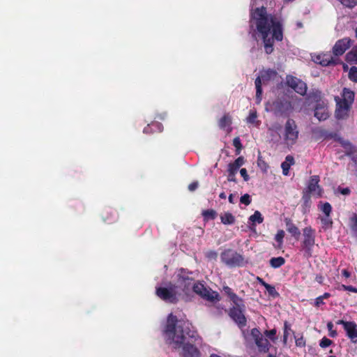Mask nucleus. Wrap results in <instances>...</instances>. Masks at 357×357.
<instances>
[{"mask_svg":"<svg viewBox=\"0 0 357 357\" xmlns=\"http://www.w3.org/2000/svg\"><path fill=\"white\" fill-rule=\"evenodd\" d=\"M192 274L184 268L178 269L174 274L172 282L156 288L157 296L166 302L175 303L179 299H187L192 290L206 300L218 301L217 292L208 289L200 282L193 284Z\"/></svg>","mask_w":357,"mask_h":357,"instance_id":"1","label":"nucleus"},{"mask_svg":"<svg viewBox=\"0 0 357 357\" xmlns=\"http://www.w3.org/2000/svg\"><path fill=\"white\" fill-rule=\"evenodd\" d=\"M163 336L167 344L184 357H199L197 347L202 343V340L189 321L178 320L170 314L163 331Z\"/></svg>","mask_w":357,"mask_h":357,"instance_id":"2","label":"nucleus"},{"mask_svg":"<svg viewBox=\"0 0 357 357\" xmlns=\"http://www.w3.org/2000/svg\"><path fill=\"white\" fill-rule=\"evenodd\" d=\"M257 1L251 0L250 28L262 39L265 52L271 54L275 40L281 41L283 38L282 26L278 20L266 14L264 6L254 8Z\"/></svg>","mask_w":357,"mask_h":357,"instance_id":"3","label":"nucleus"},{"mask_svg":"<svg viewBox=\"0 0 357 357\" xmlns=\"http://www.w3.org/2000/svg\"><path fill=\"white\" fill-rule=\"evenodd\" d=\"M354 100V93L347 89H344L341 98H335L337 103L335 116L338 119H343L349 116Z\"/></svg>","mask_w":357,"mask_h":357,"instance_id":"4","label":"nucleus"},{"mask_svg":"<svg viewBox=\"0 0 357 357\" xmlns=\"http://www.w3.org/2000/svg\"><path fill=\"white\" fill-rule=\"evenodd\" d=\"M277 73L273 70H264L260 72L259 76L255 80L256 101L259 103L261 100L262 85L269 84L271 82H279Z\"/></svg>","mask_w":357,"mask_h":357,"instance_id":"5","label":"nucleus"},{"mask_svg":"<svg viewBox=\"0 0 357 357\" xmlns=\"http://www.w3.org/2000/svg\"><path fill=\"white\" fill-rule=\"evenodd\" d=\"M299 132L294 121L289 119L284 127L283 138L285 144L288 146L294 145L298 138Z\"/></svg>","mask_w":357,"mask_h":357,"instance_id":"6","label":"nucleus"},{"mask_svg":"<svg viewBox=\"0 0 357 357\" xmlns=\"http://www.w3.org/2000/svg\"><path fill=\"white\" fill-rule=\"evenodd\" d=\"M221 261L230 267L242 266L245 261L242 255L232 250H227L221 253Z\"/></svg>","mask_w":357,"mask_h":357,"instance_id":"7","label":"nucleus"},{"mask_svg":"<svg viewBox=\"0 0 357 357\" xmlns=\"http://www.w3.org/2000/svg\"><path fill=\"white\" fill-rule=\"evenodd\" d=\"M317 101L314 108V116L319 121H324L329 116L328 103L321 98L320 92H317L312 97Z\"/></svg>","mask_w":357,"mask_h":357,"instance_id":"8","label":"nucleus"},{"mask_svg":"<svg viewBox=\"0 0 357 357\" xmlns=\"http://www.w3.org/2000/svg\"><path fill=\"white\" fill-rule=\"evenodd\" d=\"M315 243L314 231L311 227H305L303 229V249L307 256L311 255V250Z\"/></svg>","mask_w":357,"mask_h":357,"instance_id":"9","label":"nucleus"},{"mask_svg":"<svg viewBox=\"0 0 357 357\" xmlns=\"http://www.w3.org/2000/svg\"><path fill=\"white\" fill-rule=\"evenodd\" d=\"M250 335L254 339L256 345L260 351L266 352L269 350L271 344L268 339L264 337L257 328L251 330Z\"/></svg>","mask_w":357,"mask_h":357,"instance_id":"10","label":"nucleus"},{"mask_svg":"<svg viewBox=\"0 0 357 357\" xmlns=\"http://www.w3.org/2000/svg\"><path fill=\"white\" fill-rule=\"evenodd\" d=\"M244 305L242 303L239 307H234L231 309L229 315L231 319L238 324L240 328L244 327L246 325V319L243 313Z\"/></svg>","mask_w":357,"mask_h":357,"instance_id":"11","label":"nucleus"},{"mask_svg":"<svg viewBox=\"0 0 357 357\" xmlns=\"http://www.w3.org/2000/svg\"><path fill=\"white\" fill-rule=\"evenodd\" d=\"M287 84L301 95H304L307 91L305 83L293 76H287Z\"/></svg>","mask_w":357,"mask_h":357,"instance_id":"12","label":"nucleus"},{"mask_svg":"<svg viewBox=\"0 0 357 357\" xmlns=\"http://www.w3.org/2000/svg\"><path fill=\"white\" fill-rule=\"evenodd\" d=\"M337 324L343 326L348 337L353 343L357 342V325L356 323L339 320L337 321Z\"/></svg>","mask_w":357,"mask_h":357,"instance_id":"13","label":"nucleus"},{"mask_svg":"<svg viewBox=\"0 0 357 357\" xmlns=\"http://www.w3.org/2000/svg\"><path fill=\"white\" fill-rule=\"evenodd\" d=\"M351 46V40L344 38L337 40L333 47V52L335 56L343 54L345 51Z\"/></svg>","mask_w":357,"mask_h":357,"instance_id":"14","label":"nucleus"},{"mask_svg":"<svg viewBox=\"0 0 357 357\" xmlns=\"http://www.w3.org/2000/svg\"><path fill=\"white\" fill-rule=\"evenodd\" d=\"M319 181V177L314 176L310 178L307 185V192L312 196H314L316 197H319L321 195V189L318 185Z\"/></svg>","mask_w":357,"mask_h":357,"instance_id":"15","label":"nucleus"},{"mask_svg":"<svg viewBox=\"0 0 357 357\" xmlns=\"http://www.w3.org/2000/svg\"><path fill=\"white\" fill-rule=\"evenodd\" d=\"M312 60L317 63L326 66L331 63H335V59L329 53H322L312 56Z\"/></svg>","mask_w":357,"mask_h":357,"instance_id":"16","label":"nucleus"},{"mask_svg":"<svg viewBox=\"0 0 357 357\" xmlns=\"http://www.w3.org/2000/svg\"><path fill=\"white\" fill-rule=\"evenodd\" d=\"M263 221L264 217L261 213L259 211H256L248 219V225L250 229H255L256 224H261Z\"/></svg>","mask_w":357,"mask_h":357,"instance_id":"17","label":"nucleus"},{"mask_svg":"<svg viewBox=\"0 0 357 357\" xmlns=\"http://www.w3.org/2000/svg\"><path fill=\"white\" fill-rule=\"evenodd\" d=\"M231 118L229 115H224L219 121L220 128L225 130L227 133L231 131Z\"/></svg>","mask_w":357,"mask_h":357,"instance_id":"18","label":"nucleus"},{"mask_svg":"<svg viewBox=\"0 0 357 357\" xmlns=\"http://www.w3.org/2000/svg\"><path fill=\"white\" fill-rule=\"evenodd\" d=\"M294 163V159L291 155H287L285 160L282 163L281 167L284 175H289V171L291 165Z\"/></svg>","mask_w":357,"mask_h":357,"instance_id":"19","label":"nucleus"},{"mask_svg":"<svg viewBox=\"0 0 357 357\" xmlns=\"http://www.w3.org/2000/svg\"><path fill=\"white\" fill-rule=\"evenodd\" d=\"M245 163L243 157H238L234 162L229 164L228 172L237 173L238 169Z\"/></svg>","mask_w":357,"mask_h":357,"instance_id":"20","label":"nucleus"},{"mask_svg":"<svg viewBox=\"0 0 357 357\" xmlns=\"http://www.w3.org/2000/svg\"><path fill=\"white\" fill-rule=\"evenodd\" d=\"M220 220L224 225H232L235 222V217L229 212H225L220 215Z\"/></svg>","mask_w":357,"mask_h":357,"instance_id":"21","label":"nucleus"},{"mask_svg":"<svg viewBox=\"0 0 357 357\" xmlns=\"http://www.w3.org/2000/svg\"><path fill=\"white\" fill-rule=\"evenodd\" d=\"M246 122L254 126H259L260 121L257 120V114L255 110H250L248 116L246 118Z\"/></svg>","mask_w":357,"mask_h":357,"instance_id":"22","label":"nucleus"},{"mask_svg":"<svg viewBox=\"0 0 357 357\" xmlns=\"http://www.w3.org/2000/svg\"><path fill=\"white\" fill-rule=\"evenodd\" d=\"M224 291L230 297L235 305L239 307L242 304V300L239 298L235 294H234L229 287H225Z\"/></svg>","mask_w":357,"mask_h":357,"instance_id":"23","label":"nucleus"},{"mask_svg":"<svg viewBox=\"0 0 357 357\" xmlns=\"http://www.w3.org/2000/svg\"><path fill=\"white\" fill-rule=\"evenodd\" d=\"M346 59L348 62L357 63V46L354 47L346 55Z\"/></svg>","mask_w":357,"mask_h":357,"instance_id":"24","label":"nucleus"},{"mask_svg":"<svg viewBox=\"0 0 357 357\" xmlns=\"http://www.w3.org/2000/svg\"><path fill=\"white\" fill-rule=\"evenodd\" d=\"M284 262L285 260L282 257H273L270 260V264L274 268L280 267L284 264Z\"/></svg>","mask_w":357,"mask_h":357,"instance_id":"25","label":"nucleus"},{"mask_svg":"<svg viewBox=\"0 0 357 357\" xmlns=\"http://www.w3.org/2000/svg\"><path fill=\"white\" fill-rule=\"evenodd\" d=\"M257 166L263 173H267L269 166L259 155L257 158Z\"/></svg>","mask_w":357,"mask_h":357,"instance_id":"26","label":"nucleus"},{"mask_svg":"<svg viewBox=\"0 0 357 357\" xmlns=\"http://www.w3.org/2000/svg\"><path fill=\"white\" fill-rule=\"evenodd\" d=\"M287 230L294 236L298 237L300 235L298 227L291 222L287 224Z\"/></svg>","mask_w":357,"mask_h":357,"instance_id":"27","label":"nucleus"},{"mask_svg":"<svg viewBox=\"0 0 357 357\" xmlns=\"http://www.w3.org/2000/svg\"><path fill=\"white\" fill-rule=\"evenodd\" d=\"M202 215L205 220H213L216 217V212L213 209L206 210L202 212Z\"/></svg>","mask_w":357,"mask_h":357,"instance_id":"28","label":"nucleus"},{"mask_svg":"<svg viewBox=\"0 0 357 357\" xmlns=\"http://www.w3.org/2000/svg\"><path fill=\"white\" fill-rule=\"evenodd\" d=\"M349 77L351 81L357 82V67L353 66L350 68L349 71Z\"/></svg>","mask_w":357,"mask_h":357,"instance_id":"29","label":"nucleus"},{"mask_svg":"<svg viewBox=\"0 0 357 357\" xmlns=\"http://www.w3.org/2000/svg\"><path fill=\"white\" fill-rule=\"evenodd\" d=\"M331 206L329 203H325L321 206V210L326 215V217H329L331 212Z\"/></svg>","mask_w":357,"mask_h":357,"instance_id":"30","label":"nucleus"},{"mask_svg":"<svg viewBox=\"0 0 357 357\" xmlns=\"http://www.w3.org/2000/svg\"><path fill=\"white\" fill-rule=\"evenodd\" d=\"M342 5L349 7L354 8L357 5V0H338Z\"/></svg>","mask_w":357,"mask_h":357,"instance_id":"31","label":"nucleus"},{"mask_svg":"<svg viewBox=\"0 0 357 357\" xmlns=\"http://www.w3.org/2000/svg\"><path fill=\"white\" fill-rule=\"evenodd\" d=\"M284 236V231L283 230H279L275 235V239L279 243V247H281L282 244L283 238Z\"/></svg>","mask_w":357,"mask_h":357,"instance_id":"32","label":"nucleus"},{"mask_svg":"<svg viewBox=\"0 0 357 357\" xmlns=\"http://www.w3.org/2000/svg\"><path fill=\"white\" fill-rule=\"evenodd\" d=\"M350 226L353 231L357 232V215L354 214L350 218Z\"/></svg>","mask_w":357,"mask_h":357,"instance_id":"33","label":"nucleus"},{"mask_svg":"<svg viewBox=\"0 0 357 357\" xmlns=\"http://www.w3.org/2000/svg\"><path fill=\"white\" fill-rule=\"evenodd\" d=\"M332 341L327 337H323L319 343V346L322 348H326L331 345Z\"/></svg>","mask_w":357,"mask_h":357,"instance_id":"34","label":"nucleus"},{"mask_svg":"<svg viewBox=\"0 0 357 357\" xmlns=\"http://www.w3.org/2000/svg\"><path fill=\"white\" fill-rule=\"evenodd\" d=\"M264 334L270 340L274 341L275 340L276 330L272 329L271 331H266Z\"/></svg>","mask_w":357,"mask_h":357,"instance_id":"35","label":"nucleus"},{"mask_svg":"<svg viewBox=\"0 0 357 357\" xmlns=\"http://www.w3.org/2000/svg\"><path fill=\"white\" fill-rule=\"evenodd\" d=\"M233 145L236 149L237 154H239L241 149V143L238 137H236L233 140Z\"/></svg>","mask_w":357,"mask_h":357,"instance_id":"36","label":"nucleus"},{"mask_svg":"<svg viewBox=\"0 0 357 357\" xmlns=\"http://www.w3.org/2000/svg\"><path fill=\"white\" fill-rule=\"evenodd\" d=\"M327 328L329 332V335L332 337H335L337 336L336 331L333 330V324L332 322H328L327 324Z\"/></svg>","mask_w":357,"mask_h":357,"instance_id":"37","label":"nucleus"},{"mask_svg":"<svg viewBox=\"0 0 357 357\" xmlns=\"http://www.w3.org/2000/svg\"><path fill=\"white\" fill-rule=\"evenodd\" d=\"M295 341H296V344L298 347H304L305 344V342L302 335L295 337Z\"/></svg>","mask_w":357,"mask_h":357,"instance_id":"38","label":"nucleus"},{"mask_svg":"<svg viewBox=\"0 0 357 357\" xmlns=\"http://www.w3.org/2000/svg\"><path fill=\"white\" fill-rule=\"evenodd\" d=\"M151 125V130H153V132H155V131L161 132L162 130V126L160 123L155 122V123H152Z\"/></svg>","mask_w":357,"mask_h":357,"instance_id":"39","label":"nucleus"},{"mask_svg":"<svg viewBox=\"0 0 357 357\" xmlns=\"http://www.w3.org/2000/svg\"><path fill=\"white\" fill-rule=\"evenodd\" d=\"M291 331L290 326L287 324V322L284 323V342L286 343L288 335H289V332Z\"/></svg>","mask_w":357,"mask_h":357,"instance_id":"40","label":"nucleus"},{"mask_svg":"<svg viewBox=\"0 0 357 357\" xmlns=\"http://www.w3.org/2000/svg\"><path fill=\"white\" fill-rule=\"evenodd\" d=\"M241 202L242 204H245V205L250 204V203L251 202V199H250V196L248 194H245V195H243L241 197Z\"/></svg>","mask_w":357,"mask_h":357,"instance_id":"41","label":"nucleus"},{"mask_svg":"<svg viewBox=\"0 0 357 357\" xmlns=\"http://www.w3.org/2000/svg\"><path fill=\"white\" fill-rule=\"evenodd\" d=\"M321 222L325 227H328L331 225L332 221L329 218V217H326L321 219Z\"/></svg>","mask_w":357,"mask_h":357,"instance_id":"42","label":"nucleus"},{"mask_svg":"<svg viewBox=\"0 0 357 357\" xmlns=\"http://www.w3.org/2000/svg\"><path fill=\"white\" fill-rule=\"evenodd\" d=\"M240 174L241 176L243 178L244 181H248L249 180V176L248 174L247 170L245 168H242L240 170Z\"/></svg>","mask_w":357,"mask_h":357,"instance_id":"43","label":"nucleus"},{"mask_svg":"<svg viewBox=\"0 0 357 357\" xmlns=\"http://www.w3.org/2000/svg\"><path fill=\"white\" fill-rule=\"evenodd\" d=\"M266 291L268 292V294L271 295V296H278V293L275 289V287L272 285L270 286V287H268Z\"/></svg>","mask_w":357,"mask_h":357,"instance_id":"44","label":"nucleus"},{"mask_svg":"<svg viewBox=\"0 0 357 357\" xmlns=\"http://www.w3.org/2000/svg\"><path fill=\"white\" fill-rule=\"evenodd\" d=\"M324 304V299L321 296L317 297L314 301V305L316 307H320L321 305H322Z\"/></svg>","mask_w":357,"mask_h":357,"instance_id":"45","label":"nucleus"},{"mask_svg":"<svg viewBox=\"0 0 357 357\" xmlns=\"http://www.w3.org/2000/svg\"><path fill=\"white\" fill-rule=\"evenodd\" d=\"M228 181H236V177H235V175L236 173L235 172H228Z\"/></svg>","mask_w":357,"mask_h":357,"instance_id":"46","label":"nucleus"},{"mask_svg":"<svg viewBox=\"0 0 357 357\" xmlns=\"http://www.w3.org/2000/svg\"><path fill=\"white\" fill-rule=\"evenodd\" d=\"M198 187V183L197 182H193L192 183H190L189 185H188V189L190 191H193L195 190V189H197Z\"/></svg>","mask_w":357,"mask_h":357,"instance_id":"47","label":"nucleus"},{"mask_svg":"<svg viewBox=\"0 0 357 357\" xmlns=\"http://www.w3.org/2000/svg\"><path fill=\"white\" fill-rule=\"evenodd\" d=\"M340 192H341V194H342L344 195H347L350 193V190L347 188H342L340 190Z\"/></svg>","mask_w":357,"mask_h":357,"instance_id":"48","label":"nucleus"},{"mask_svg":"<svg viewBox=\"0 0 357 357\" xmlns=\"http://www.w3.org/2000/svg\"><path fill=\"white\" fill-rule=\"evenodd\" d=\"M151 132H153V130H151V125H148L146 128H144V133H149Z\"/></svg>","mask_w":357,"mask_h":357,"instance_id":"49","label":"nucleus"},{"mask_svg":"<svg viewBox=\"0 0 357 357\" xmlns=\"http://www.w3.org/2000/svg\"><path fill=\"white\" fill-rule=\"evenodd\" d=\"M342 275H343L345 278H349V277H350V273H349V271H347L346 269L342 270Z\"/></svg>","mask_w":357,"mask_h":357,"instance_id":"50","label":"nucleus"},{"mask_svg":"<svg viewBox=\"0 0 357 357\" xmlns=\"http://www.w3.org/2000/svg\"><path fill=\"white\" fill-rule=\"evenodd\" d=\"M347 291L357 293V288L354 287L352 286H349L348 288H347Z\"/></svg>","mask_w":357,"mask_h":357,"instance_id":"51","label":"nucleus"},{"mask_svg":"<svg viewBox=\"0 0 357 357\" xmlns=\"http://www.w3.org/2000/svg\"><path fill=\"white\" fill-rule=\"evenodd\" d=\"M330 296H331L330 294L325 293L322 296H320L324 300V299H326V298H329Z\"/></svg>","mask_w":357,"mask_h":357,"instance_id":"52","label":"nucleus"},{"mask_svg":"<svg viewBox=\"0 0 357 357\" xmlns=\"http://www.w3.org/2000/svg\"><path fill=\"white\" fill-rule=\"evenodd\" d=\"M316 280L319 282V283H321L322 281H323V278L321 276H317L316 277Z\"/></svg>","mask_w":357,"mask_h":357,"instance_id":"53","label":"nucleus"},{"mask_svg":"<svg viewBox=\"0 0 357 357\" xmlns=\"http://www.w3.org/2000/svg\"><path fill=\"white\" fill-rule=\"evenodd\" d=\"M229 201L230 203H234V199H233V195L231 194L229 196Z\"/></svg>","mask_w":357,"mask_h":357,"instance_id":"54","label":"nucleus"},{"mask_svg":"<svg viewBox=\"0 0 357 357\" xmlns=\"http://www.w3.org/2000/svg\"><path fill=\"white\" fill-rule=\"evenodd\" d=\"M262 285L266 288V289H267L271 286V284H268L266 282H263Z\"/></svg>","mask_w":357,"mask_h":357,"instance_id":"55","label":"nucleus"},{"mask_svg":"<svg viewBox=\"0 0 357 357\" xmlns=\"http://www.w3.org/2000/svg\"><path fill=\"white\" fill-rule=\"evenodd\" d=\"M262 285L266 288V289H267L271 286V284H268L266 282H263Z\"/></svg>","mask_w":357,"mask_h":357,"instance_id":"56","label":"nucleus"},{"mask_svg":"<svg viewBox=\"0 0 357 357\" xmlns=\"http://www.w3.org/2000/svg\"><path fill=\"white\" fill-rule=\"evenodd\" d=\"M220 197L221 199H225V198H226V195H225L224 192H222V193H221V194L220 195Z\"/></svg>","mask_w":357,"mask_h":357,"instance_id":"57","label":"nucleus"},{"mask_svg":"<svg viewBox=\"0 0 357 357\" xmlns=\"http://www.w3.org/2000/svg\"><path fill=\"white\" fill-rule=\"evenodd\" d=\"M257 280H259V282L263 284V282H265L262 279L259 278H257Z\"/></svg>","mask_w":357,"mask_h":357,"instance_id":"58","label":"nucleus"},{"mask_svg":"<svg viewBox=\"0 0 357 357\" xmlns=\"http://www.w3.org/2000/svg\"><path fill=\"white\" fill-rule=\"evenodd\" d=\"M349 286H347V285H344V284H342V288L344 290H347V288H348Z\"/></svg>","mask_w":357,"mask_h":357,"instance_id":"59","label":"nucleus"},{"mask_svg":"<svg viewBox=\"0 0 357 357\" xmlns=\"http://www.w3.org/2000/svg\"><path fill=\"white\" fill-rule=\"evenodd\" d=\"M343 68H344V70L345 71H347V70H348V66H347V65H345V64H344V65L343 66Z\"/></svg>","mask_w":357,"mask_h":357,"instance_id":"60","label":"nucleus"},{"mask_svg":"<svg viewBox=\"0 0 357 357\" xmlns=\"http://www.w3.org/2000/svg\"><path fill=\"white\" fill-rule=\"evenodd\" d=\"M243 335H244L245 338H246V339H247V338H248V336H247V334H246L245 331H243Z\"/></svg>","mask_w":357,"mask_h":357,"instance_id":"61","label":"nucleus"},{"mask_svg":"<svg viewBox=\"0 0 357 357\" xmlns=\"http://www.w3.org/2000/svg\"><path fill=\"white\" fill-rule=\"evenodd\" d=\"M210 357H221V356H219L217 354H211Z\"/></svg>","mask_w":357,"mask_h":357,"instance_id":"62","label":"nucleus"},{"mask_svg":"<svg viewBox=\"0 0 357 357\" xmlns=\"http://www.w3.org/2000/svg\"><path fill=\"white\" fill-rule=\"evenodd\" d=\"M349 146L350 144L349 143L345 144V146Z\"/></svg>","mask_w":357,"mask_h":357,"instance_id":"63","label":"nucleus"},{"mask_svg":"<svg viewBox=\"0 0 357 357\" xmlns=\"http://www.w3.org/2000/svg\"><path fill=\"white\" fill-rule=\"evenodd\" d=\"M268 357H276V356H273V355H269Z\"/></svg>","mask_w":357,"mask_h":357,"instance_id":"64","label":"nucleus"}]
</instances>
